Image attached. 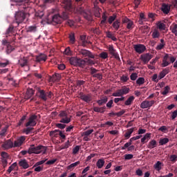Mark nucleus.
<instances>
[{
    "label": "nucleus",
    "mask_w": 177,
    "mask_h": 177,
    "mask_svg": "<svg viewBox=\"0 0 177 177\" xmlns=\"http://www.w3.org/2000/svg\"><path fill=\"white\" fill-rule=\"evenodd\" d=\"M45 154L46 153V147L44 145H38L36 147L35 145H31L28 150V154Z\"/></svg>",
    "instance_id": "obj_1"
},
{
    "label": "nucleus",
    "mask_w": 177,
    "mask_h": 177,
    "mask_svg": "<svg viewBox=\"0 0 177 177\" xmlns=\"http://www.w3.org/2000/svg\"><path fill=\"white\" fill-rule=\"evenodd\" d=\"M27 16V14L24 12L23 10H18L15 12V20L12 22L13 24H15L16 26H19L26 20V17Z\"/></svg>",
    "instance_id": "obj_2"
},
{
    "label": "nucleus",
    "mask_w": 177,
    "mask_h": 177,
    "mask_svg": "<svg viewBox=\"0 0 177 177\" xmlns=\"http://www.w3.org/2000/svg\"><path fill=\"white\" fill-rule=\"evenodd\" d=\"M53 95L52 91H48L41 88L37 89V96L41 100H43V102H46L48 99H51Z\"/></svg>",
    "instance_id": "obj_3"
},
{
    "label": "nucleus",
    "mask_w": 177,
    "mask_h": 177,
    "mask_svg": "<svg viewBox=\"0 0 177 177\" xmlns=\"http://www.w3.org/2000/svg\"><path fill=\"white\" fill-rule=\"evenodd\" d=\"M69 63L75 67H82V66H85V59L77 57H71L69 59Z\"/></svg>",
    "instance_id": "obj_4"
},
{
    "label": "nucleus",
    "mask_w": 177,
    "mask_h": 177,
    "mask_svg": "<svg viewBox=\"0 0 177 177\" xmlns=\"http://www.w3.org/2000/svg\"><path fill=\"white\" fill-rule=\"evenodd\" d=\"M113 100H111L106 103V106L105 105H104L103 106H100H100H94L93 111H95V113H100L101 114H104V113L106 111L107 107H108V109H111V107H113Z\"/></svg>",
    "instance_id": "obj_5"
},
{
    "label": "nucleus",
    "mask_w": 177,
    "mask_h": 177,
    "mask_svg": "<svg viewBox=\"0 0 177 177\" xmlns=\"http://www.w3.org/2000/svg\"><path fill=\"white\" fill-rule=\"evenodd\" d=\"M77 55L80 57H86V59H87V57L88 59H95V54L86 49H79Z\"/></svg>",
    "instance_id": "obj_6"
},
{
    "label": "nucleus",
    "mask_w": 177,
    "mask_h": 177,
    "mask_svg": "<svg viewBox=\"0 0 177 177\" xmlns=\"http://www.w3.org/2000/svg\"><path fill=\"white\" fill-rule=\"evenodd\" d=\"M59 117L61 118L59 122L62 124H69V122H71V116L69 117L66 111H60Z\"/></svg>",
    "instance_id": "obj_7"
},
{
    "label": "nucleus",
    "mask_w": 177,
    "mask_h": 177,
    "mask_svg": "<svg viewBox=\"0 0 177 177\" xmlns=\"http://www.w3.org/2000/svg\"><path fill=\"white\" fill-rule=\"evenodd\" d=\"M129 93V88L124 86H122L120 89H118L116 92L112 94V96L114 97H118L120 96H124V95H128Z\"/></svg>",
    "instance_id": "obj_8"
},
{
    "label": "nucleus",
    "mask_w": 177,
    "mask_h": 177,
    "mask_svg": "<svg viewBox=\"0 0 177 177\" xmlns=\"http://www.w3.org/2000/svg\"><path fill=\"white\" fill-rule=\"evenodd\" d=\"M79 98L86 103H91L92 102V94H85L83 92L79 93Z\"/></svg>",
    "instance_id": "obj_9"
},
{
    "label": "nucleus",
    "mask_w": 177,
    "mask_h": 177,
    "mask_svg": "<svg viewBox=\"0 0 177 177\" xmlns=\"http://www.w3.org/2000/svg\"><path fill=\"white\" fill-rule=\"evenodd\" d=\"M1 156L3 168H6V167H8V160H9V158H10V156H9L8 153H6L5 151L1 152Z\"/></svg>",
    "instance_id": "obj_10"
},
{
    "label": "nucleus",
    "mask_w": 177,
    "mask_h": 177,
    "mask_svg": "<svg viewBox=\"0 0 177 177\" xmlns=\"http://www.w3.org/2000/svg\"><path fill=\"white\" fill-rule=\"evenodd\" d=\"M38 118V116L37 115H32L29 119L28 122H26V127H35L37 125V119Z\"/></svg>",
    "instance_id": "obj_11"
},
{
    "label": "nucleus",
    "mask_w": 177,
    "mask_h": 177,
    "mask_svg": "<svg viewBox=\"0 0 177 177\" xmlns=\"http://www.w3.org/2000/svg\"><path fill=\"white\" fill-rule=\"evenodd\" d=\"M108 50L110 55H111V56H113V57H115L116 60H120V55H118V53H117V50L114 49L113 45H110L108 47Z\"/></svg>",
    "instance_id": "obj_12"
},
{
    "label": "nucleus",
    "mask_w": 177,
    "mask_h": 177,
    "mask_svg": "<svg viewBox=\"0 0 177 177\" xmlns=\"http://www.w3.org/2000/svg\"><path fill=\"white\" fill-rule=\"evenodd\" d=\"M122 23L123 24H127V30H132V28L135 27V24H133V21L128 19L127 17H125L122 19Z\"/></svg>",
    "instance_id": "obj_13"
},
{
    "label": "nucleus",
    "mask_w": 177,
    "mask_h": 177,
    "mask_svg": "<svg viewBox=\"0 0 177 177\" xmlns=\"http://www.w3.org/2000/svg\"><path fill=\"white\" fill-rule=\"evenodd\" d=\"M133 48H134V50H136V52L137 53H139L140 55L141 53H143V52H145V50H146V46L145 45L140 44H135L133 46Z\"/></svg>",
    "instance_id": "obj_14"
},
{
    "label": "nucleus",
    "mask_w": 177,
    "mask_h": 177,
    "mask_svg": "<svg viewBox=\"0 0 177 177\" xmlns=\"http://www.w3.org/2000/svg\"><path fill=\"white\" fill-rule=\"evenodd\" d=\"M154 103H156V101H154V100H151V101L145 100L140 104V108L141 109H149V108L151 107V106H153V104H154Z\"/></svg>",
    "instance_id": "obj_15"
},
{
    "label": "nucleus",
    "mask_w": 177,
    "mask_h": 177,
    "mask_svg": "<svg viewBox=\"0 0 177 177\" xmlns=\"http://www.w3.org/2000/svg\"><path fill=\"white\" fill-rule=\"evenodd\" d=\"M60 23H62L60 15H55L52 17L51 24L56 26V24H60Z\"/></svg>",
    "instance_id": "obj_16"
},
{
    "label": "nucleus",
    "mask_w": 177,
    "mask_h": 177,
    "mask_svg": "<svg viewBox=\"0 0 177 177\" xmlns=\"http://www.w3.org/2000/svg\"><path fill=\"white\" fill-rule=\"evenodd\" d=\"M140 59L146 64L147 63H149L151 59H153V55H150L149 53H146L141 55Z\"/></svg>",
    "instance_id": "obj_17"
},
{
    "label": "nucleus",
    "mask_w": 177,
    "mask_h": 177,
    "mask_svg": "<svg viewBox=\"0 0 177 177\" xmlns=\"http://www.w3.org/2000/svg\"><path fill=\"white\" fill-rule=\"evenodd\" d=\"M170 57L171 55L165 54L162 59V67H167V66H169V64H171V62H168V60L170 59Z\"/></svg>",
    "instance_id": "obj_18"
},
{
    "label": "nucleus",
    "mask_w": 177,
    "mask_h": 177,
    "mask_svg": "<svg viewBox=\"0 0 177 177\" xmlns=\"http://www.w3.org/2000/svg\"><path fill=\"white\" fill-rule=\"evenodd\" d=\"M26 140L25 136H21L19 138L17 139V140H15L14 142V147H20L23 143H24V141Z\"/></svg>",
    "instance_id": "obj_19"
},
{
    "label": "nucleus",
    "mask_w": 177,
    "mask_h": 177,
    "mask_svg": "<svg viewBox=\"0 0 177 177\" xmlns=\"http://www.w3.org/2000/svg\"><path fill=\"white\" fill-rule=\"evenodd\" d=\"M62 3L64 4V8L66 9V10H71V9H73L71 0H63Z\"/></svg>",
    "instance_id": "obj_20"
},
{
    "label": "nucleus",
    "mask_w": 177,
    "mask_h": 177,
    "mask_svg": "<svg viewBox=\"0 0 177 177\" xmlns=\"http://www.w3.org/2000/svg\"><path fill=\"white\" fill-rule=\"evenodd\" d=\"M161 10L165 15H168L171 10V6L169 4L163 3L162 4Z\"/></svg>",
    "instance_id": "obj_21"
},
{
    "label": "nucleus",
    "mask_w": 177,
    "mask_h": 177,
    "mask_svg": "<svg viewBox=\"0 0 177 177\" xmlns=\"http://www.w3.org/2000/svg\"><path fill=\"white\" fill-rule=\"evenodd\" d=\"M15 27H19L16 24H12L10 26V27L7 29L6 30V35H9V37H10V35H12V34H15Z\"/></svg>",
    "instance_id": "obj_22"
},
{
    "label": "nucleus",
    "mask_w": 177,
    "mask_h": 177,
    "mask_svg": "<svg viewBox=\"0 0 177 177\" xmlns=\"http://www.w3.org/2000/svg\"><path fill=\"white\" fill-rule=\"evenodd\" d=\"M18 164L20 167H22L23 169H27L28 168H30V165L26 159L21 160Z\"/></svg>",
    "instance_id": "obj_23"
},
{
    "label": "nucleus",
    "mask_w": 177,
    "mask_h": 177,
    "mask_svg": "<svg viewBox=\"0 0 177 177\" xmlns=\"http://www.w3.org/2000/svg\"><path fill=\"white\" fill-rule=\"evenodd\" d=\"M107 102H109V97H107V96H104L100 100H97L96 103L98 104V106H104Z\"/></svg>",
    "instance_id": "obj_24"
},
{
    "label": "nucleus",
    "mask_w": 177,
    "mask_h": 177,
    "mask_svg": "<svg viewBox=\"0 0 177 177\" xmlns=\"http://www.w3.org/2000/svg\"><path fill=\"white\" fill-rule=\"evenodd\" d=\"M3 147H4V149H12V147H15V144H13L12 140H8L3 145Z\"/></svg>",
    "instance_id": "obj_25"
},
{
    "label": "nucleus",
    "mask_w": 177,
    "mask_h": 177,
    "mask_svg": "<svg viewBox=\"0 0 177 177\" xmlns=\"http://www.w3.org/2000/svg\"><path fill=\"white\" fill-rule=\"evenodd\" d=\"M36 59V62L37 63H39L41 62H46V56L45 55V54H39V55H37L35 57Z\"/></svg>",
    "instance_id": "obj_26"
},
{
    "label": "nucleus",
    "mask_w": 177,
    "mask_h": 177,
    "mask_svg": "<svg viewBox=\"0 0 177 177\" xmlns=\"http://www.w3.org/2000/svg\"><path fill=\"white\" fill-rule=\"evenodd\" d=\"M169 73V68H164V69L159 73L158 79H159V80H162V78H164V77H165V75H167V74H168Z\"/></svg>",
    "instance_id": "obj_27"
},
{
    "label": "nucleus",
    "mask_w": 177,
    "mask_h": 177,
    "mask_svg": "<svg viewBox=\"0 0 177 177\" xmlns=\"http://www.w3.org/2000/svg\"><path fill=\"white\" fill-rule=\"evenodd\" d=\"M35 91L32 88H28L26 91V99H31L34 96Z\"/></svg>",
    "instance_id": "obj_28"
},
{
    "label": "nucleus",
    "mask_w": 177,
    "mask_h": 177,
    "mask_svg": "<svg viewBox=\"0 0 177 177\" xmlns=\"http://www.w3.org/2000/svg\"><path fill=\"white\" fill-rule=\"evenodd\" d=\"M60 80V74L55 73L52 76L50 77V82H56V81H59Z\"/></svg>",
    "instance_id": "obj_29"
},
{
    "label": "nucleus",
    "mask_w": 177,
    "mask_h": 177,
    "mask_svg": "<svg viewBox=\"0 0 177 177\" xmlns=\"http://www.w3.org/2000/svg\"><path fill=\"white\" fill-rule=\"evenodd\" d=\"M28 0H15L16 2H18L19 3H21L24 2V4H20L21 8L23 9H27L28 8Z\"/></svg>",
    "instance_id": "obj_30"
},
{
    "label": "nucleus",
    "mask_w": 177,
    "mask_h": 177,
    "mask_svg": "<svg viewBox=\"0 0 177 177\" xmlns=\"http://www.w3.org/2000/svg\"><path fill=\"white\" fill-rule=\"evenodd\" d=\"M18 63L21 67H26L28 63V61L27 60V58L23 57L19 59Z\"/></svg>",
    "instance_id": "obj_31"
},
{
    "label": "nucleus",
    "mask_w": 177,
    "mask_h": 177,
    "mask_svg": "<svg viewBox=\"0 0 177 177\" xmlns=\"http://www.w3.org/2000/svg\"><path fill=\"white\" fill-rule=\"evenodd\" d=\"M151 136V133H147L142 138H141V142L142 143H147L149 140H150V138Z\"/></svg>",
    "instance_id": "obj_32"
},
{
    "label": "nucleus",
    "mask_w": 177,
    "mask_h": 177,
    "mask_svg": "<svg viewBox=\"0 0 177 177\" xmlns=\"http://www.w3.org/2000/svg\"><path fill=\"white\" fill-rule=\"evenodd\" d=\"M104 158H100L97 161L96 165L98 169H102L103 167H104Z\"/></svg>",
    "instance_id": "obj_33"
},
{
    "label": "nucleus",
    "mask_w": 177,
    "mask_h": 177,
    "mask_svg": "<svg viewBox=\"0 0 177 177\" xmlns=\"http://www.w3.org/2000/svg\"><path fill=\"white\" fill-rule=\"evenodd\" d=\"M120 26H121V21L120 19H117L112 24V27H113L115 31H118Z\"/></svg>",
    "instance_id": "obj_34"
},
{
    "label": "nucleus",
    "mask_w": 177,
    "mask_h": 177,
    "mask_svg": "<svg viewBox=\"0 0 177 177\" xmlns=\"http://www.w3.org/2000/svg\"><path fill=\"white\" fill-rule=\"evenodd\" d=\"M134 131H135V128L127 129V131L124 133V138H126V139H129L131 138V135L133 133Z\"/></svg>",
    "instance_id": "obj_35"
},
{
    "label": "nucleus",
    "mask_w": 177,
    "mask_h": 177,
    "mask_svg": "<svg viewBox=\"0 0 177 177\" xmlns=\"http://www.w3.org/2000/svg\"><path fill=\"white\" fill-rule=\"evenodd\" d=\"M133 100H135V97L133 95L130 96L127 100L124 102V106H131V104L133 103Z\"/></svg>",
    "instance_id": "obj_36"
},
{
    "label": "nucleus",
    "mask_w": 177,
    "mask_h": 177,
    "mask_svg": "<svg viewBox=\"0 0 177 177\" xmlns=\"http://www.w3.org/2000/svg\"><path fill=\"white\" fill-rule=\"evenodd\" d=\"M148 149H154V147H157V141H156L155 140H151L148 145H147Z\"/></svg>",
    "instance_id": "obj_37"
},
{
    "label": "nucleus",
    "mask_w": 177,
    "mask_h": 177,
    "mask_svg": "<svg viewBox=\"0 0 177 177\" xmlns=\"http://www.w3.org/2000/svg\"><path fill=\"white\" fill-rule=\"evenodd\" d=\"M161 35V33H160V31L158 30L155 29L151 35V37L153 39H156L157 38H160V36Z\"/></svg>",
    "instance_id": "obj_38"
},
{
    "label": "nucleus",
    "mask_w": 177,
    "mask_h": 177,
    "mask_svg": "<svg viewBox=\"0 0 177 177\" xmlns=\"http://www.w3.org/2000/svg\"><path fill=\"white\" fill-rule=\"evenodd\" d=\"M80 164H81V162H80V161H77L74 163H72L67 167V169H74L75 168V167L80 165Z\"/></svg>",
    "instance_id": "obj_39"
},
{
    "label": "nucleus",
    "mask_w": 177,
    "mask_h": 177,
    "mask_svg": "<svg viewBox=\"0 0 177 177\" xmlns=\"http://www.w3.org/2000/svg\"><path fill=\"white\" fill-rule=\"evenodd\" d=\"M59 130H57V129H55L54 131H51L50 132V136L51 138H57V136H59Z\"/></svg>",
    "instance_id": "obj_40"
},
{
    "label": "nucleus",
    "mask_w": 177,
    "mask_h": 177,
    "mask_svg": "<svg viewBox=\"0 0 177 177\" xmlns=\"http://www.w3.org/2000/svg\"><path fill=\"white\" fill-rule=\"evenodd\" d=\"M171 32L177 37V24H173L170 27Z\"/></svg>",
    "instance_id": "obj_41"
},
{
    "label": "nucleus",
    "mask_w": 177,
    "mask_h": 177,
    "mask_svg": "<svg viewBox=\"0 0 177 177\" xmlns=\"http://www.w3.org/2000/svg\"><path fill=\"white\" fill-rule=\"evenodd\" d=\"M59 17H61V19L67 20V19H68V12H67V11H63Z\"/></svg>",
    "instance_id": "obj_42"
},
{
    "label": "nucleus",
    "mask_w": 177,
    "mask_h": 177,
    "mask_svg": "<svg viewBox=\"0 0 177 177\" xmlns=\"http://www.w3.org/2000/svg\"><path fill=\"white\" fill-rule=\"evenodd\" d=\"M169 142V139L165 138H160L159 141V144L160 146H164V145H167Z\"/></svg>",
    "instance_id": "obj_43"
},
{
    "label": "nucleus",
    "mask_w": 177,
    "mask_h": 177,
    "mask_svg": "<svg viewBox=\"0 0 177 177\" xmlns=\"http://www.w3.org/2000/svg\"><path fill=\"white\" fill-rule=\"evenodd\" d=\"M83 17H84V19H86V20H88V21H92V20H93L92 15H91V14H88L86 12L83 13Z\"/></svg>",
    "instance_id": "obj_44"
},
{
    "label": "nucleus",
    "mask_w": 177,
    "mask_h": 177,
    "mask_svg": "<svg viewBox=\"0 0 177 177\" xmlns=\"http://www.w3.org/2000/svg\"><path fill=\"white\" fill-rule=\"evenodd\" d=\"M117 19V15L113 14L112 16H110L108 19V23L109 24H113V21H114Z\"/></svg>",
    "instance_id": "obj_45"
},
{
    "label": "nucleus",
    "mask_w": 177,
    "mask_h": 177,
    "mask_svg": "<svg viewBox=\"0 0 177 177\" xmlns=\"http://www.w3.org/2000/svg\"><path fill=\"white\" fill-rule=\"evenodd\" d=\"M92 58H86L85 64H88V66H93L95 64V61L91 59Z\"/></svg>",
    "instance_id": "obj_46"
},
{
    "label": "nucleus",
    "mask_w": 177,
    "mask_h": 177,
    "mask_svg": "<svg viewBox=\"0 0 177 177\" xmlns=\"http://www.w3.org/2000/svg\"><path fill=\"white\" fill-rule=\"evenodd\" d=\"M28 32H37V26H30L28 28Z\"/></svg>",
    "instance_id": "obj_47"
},
{
    "label": "nucleus",
    "mask_w": 177,
    "mask_h": 177,
    "mask_svg": "<svg viewBox=\"0 0 177 177\" xmlns=\"http://www.w3.org/2000/svg\"><path fill=\"white\" fill-rule=\"evenodd\" d=\"M13 50H15V48L12 46L10 44H8L6 48V53L9 55L10 53H12Z\"/></svg>",
    "instance_id": "obj_48"
},
{
    "label": "nucleus",
    "mask_w": 177,
    "mask_h": 177,
    "mask_svg": "<svg viewBox=\"0 0 177 177\" xmlns=\"http://www.w3.org/2000/svg\"><path fill=\"white\" fill-rule=\"evenodd\" d=\"M69 39L71 41V44H75V35L74 33H71L69 35Z\"/></svg>",
    "instance_id": "obj_49"
},
{
    "label": "nucleus",
    "mask_w": 177,
    "mask_h": 177,
    "mask_svg": "<svg viewBox=\"0 0 177 177\" xmlns=\"http://www.w3.org/2000/svg\"><path fill=\"white\" fill-rule=\"evenodd\" d=\"M157 26L158 27L160 31L165 30V24H164V23L162 22H158L157 24Z\"/></svg>",
    "instance_id": "obj_50"
},
{
    "label": "nucleus",
    "mask_w": 177,
    "mask_h": 177,
    "mask_svg": "<svg viewBox=\"0 0 177 177\" xmlns=\"http://www.w3.org/2000/svg\"><path fill=\"white\" fill-rule=\"evenodd\" d=\"M136 84H137V85H139L140 86V85H143V84H145V77H139L136 80Z\"/></svg>",
    "instance_id": "obj_51"
},
{
    "label": "nucleus",
    "mask_w": 177,
    "mask_h": 177,
    "mask_svg": "<svg viewBox=\"0 0 177 177\" xmlns=\"http://www.w3.org/2000/svg\"><path fill=\"white\" fill-rule=\"evenodd\" d=\"M32 131H34L33 127H28L24 130V132L26 133V135H30Z\"/></svg>",
    "instance_id": "obj_52"
},
{
    "label": "nucleus",
    "mask_w": 177,
    "mask_h": 177,
    "mask_svg": "<svg viewBox=\"0 0 177 177\" xmlns=\"http://www.w3.org/2000/svg\"><path fill=\"white\" fill-rule=\"evenodd\" d=\"M169 91H171V87H169V86H166L164 88V91L162 92V95H167L169 93Z\"/></svg>",
    "instance_id": "obj_53"
},
{
    "label": "nucleus",
    "mask_w": 177,
    "mask_h": 177,
    "mask_svg": "<svg viewBox=\"0 0 177 177\" xmlns=\"http://www.w3.org/2000/svg\"><path fill=\"white\" fill-rule=\"evenodd\" d=\"M70 147V140H67L64 145L61 146V150H64Z\"/></svg>",
    "instance_id": "obj_54"
},
{
    "label": "nucleus",
    "mask_w": 177,
    "mask_h": 177,
    "mask_svg": "<svg viewBox=\"0 0 177 177\" xmlns=\"http://www.w3.org/2000/svg\"><path fill=\"white\" fill-rule=\"evenodd\" d=\"M143 20H146V17H145V14L143 12H141L140 14V20H139L140 24H143Z\"/></svg>",
    "instance_id": "obj_55"
},
{
    "label": "nucleus",
    "mask_w": 177,
    "mask_h": 177,
    "mask_svg": "<svg viewBox=\"0 0 177 177\" xmlns=\"http://www.w3.org/2000/svg\"><path fill=\"white\" fill-rule=\"evenodd\" d=\"M8 131V127H4L1 131H0V136L3 137L6 136V132Z\"/></svg>",
    "instance_id": "obj_56"
},
{
    "label": "nucleus",
    "mask_w": 177,
    "mask_h": 177,
    "mask_svg": "<svg viewBox=\"0 0 177 177\" xmlns=\"http://www.w3.org/2000/svg\"><path fill=\"white\" fill-rule=\"evenodd\" d=\"M154 168H155V169H157V171H160V169H161V162L158 161V162L154 165Z\"/></svg>",
    "instance_id": "obj_57"
},
{
    "label": "nucleus",
    "mask_w": 177,
    "mask_h": 177,
    "mask_svg": "<svg viewBox=\"0 0 177 177\" xmlns=\"http://www.w3.org/2000/svg\"><path fill=\"white\" fill-rule=\"evenodd\" d=\"M137 79H138V73H133L130 75V80H131V81H136Z\"/></svg>",
    "instance_id": "obj_58"
},
{
    "label": "nucleus",
    "mask_w": 177,
    "mask_h": 177,
    "mask_svg": "<svg viewBox=\"0 0 177 177\" xmlns=\"http://www.w3.org/2000/svg\"><path fill=\"white\" fill-rule=\"evenodd\" d=\"M64 55H66V56H71V50H70V47H67L66 48H65L64 51Z\"/></svg>",
    "instance_id": "obj_59"
},
{
    "label": "nucleus",
    "mask_w": 177,
    "mask_h": 177,
    "mask_svg": "<svg viewBox=\"0 0 177 177\" xmlns=\"http://www.w3.org/2000/svg\"><path fill=\"white\" fill-rule=\"evenodd\" d=\"M100 57H101V59H107L109 57V54L106 52H102L100 54Z\"/></svg>",
    "instance_id": "obj_60"
},
{
    "label": "nucleus",
    "mask_w": 177,
    "mask_h": 177,
    "mask_svg": "<svg viewBox=\"0 0 177 177\" xmlns=\"http://www.w3.org/2000/svg\"><path fill=\"white\" fill-rule=\"evenodd\" d=\"M169 161L171 162H176L177 161V156L176 155H171L169 157Z\"/></svg>",
    "instance_id": "obj_61"
},
{
    "label": "nucleus",
    "mask_w": 177,
    "mask_h": 177,
    "mask_svg": "<svg viewBox=\"0 0 177 177\" xmlns=\"http://www.w3.org/2000/svg\"><path fill=\"white\" fill-rule=\"evenodd\" d=\"M102 17V20L101 21V24H106V23H107V15L103 14Z\"/></svg>",
    "instance_id": "obj_62"
},
{
    "label": "nucleus",
    "mask_w": 177,
    "mask_h": 177,
    "mask_svg": "<svg viewBox=\"0 0 177 177\" xmlns=\"http://www.w3.org/2000/svg\"><path fill=\"white\" fill-rule=\"evenodd\" d=\"M91 31H93V32L97 35H100V28H92Z\"/></svg>",
    "instance_id": "obj_63"
},
{
    "label": "nucleus",
    "mask_w": 177,
    "mask_h": 177,
    "mask_svg": "<svg viewBox=\"0 0 177 177\" xmlns=\"http://www.w3.org/2000/svg\"><path fill=\"white\" fill-rule=\"evenodd\" d=\"M93 132V129H90L84 131L82 136H89Z\"/></svg>",
    "instance_id": "obj_64"
}]
</instances>
